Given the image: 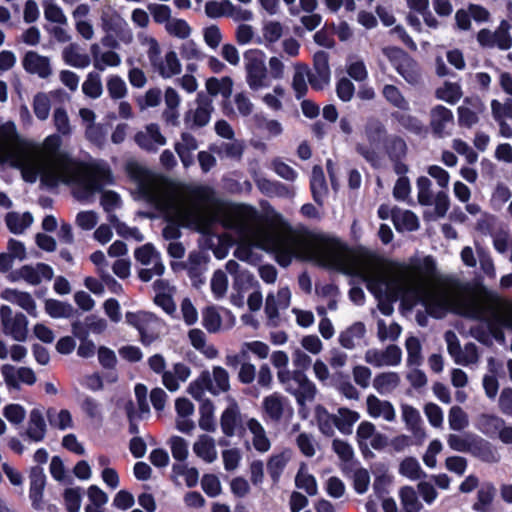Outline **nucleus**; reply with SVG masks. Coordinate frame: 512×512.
<instances>
[{
	"mask_svg": "<svg viewBox=\"0 0 512 512\" xmlns=\"http://www.w3.org/2000/svg\"><path fill=\"white\" fill-rule=\"evenodd\" d=\"M448 311L452 309L456 314L480 323L470 328L473 338L484 345H491L493 340L504 343L503 329H512V308L502 311L498 299H491L479 295L455 297L452 292Z\"/></svg>",
	"mask_w": 512,
	"mask_h": 512,
	"instance_id": "obj_4",
	"label": "nucleus"
},
{
	"mask_svg": "<svg viewBox=\"0 0 512 512\" xmlns=\"http://www.w3.org/2000/svg\"><path fill=\"white\" fill-rule=\"evenodd\" d=\"M44 17L47 21L58 25H68V19L63 9L53 0H45L43 2Z\"/></svg>",
	"mask_w": 512,
	"mask_h": 512,
	"instance_id": "obj_62",
	"label": "nucleus"
},
{
	"mask_svg": "<svg viewBox=\"0 0 512 512\" xmlns=\"http://www.w3.org/2000/svg\"><path fill=\"white\" fill-rule=\"evenodd\" d=\"M200 419L199 427L208 432H213L216 429L214 420V405L209 399L202 400L199 407Z\"/></svg>",
	"mask_w": 512,
	"mask_h": 512,
	"instance_id": "obj_56",
	"label": "nucleus"
},
{
	"mask_svg": "<svg viewBox=\"0 0 512 512\" xmlns=\"http://www.w3.org/2000/svg\"><path fill=\"white\" fill-rule=\"evenodd\" d=\"M127 170L142 197L150 202L160 201L161 190L159 184L149 170L137 163L128 164Z\"/></svg>",
	"mask_w": 512,
	"mask_h": 512,
	"instance_id": "obj_11",
	"label": "nucleus"
},
{
	"mask_svg": "<svg viewBox=\"0 0 512 512\" xmlns=\"http://www.w3.org/2000/svg\"><path fill=\"white\" fill-rule=\"evenodd\" d=\"M468 453L487 463H496L500 458L491 443L476 434L471 441Z\"/></svg>",
	"mask_w": 512,
	"mask_h": 512,
	"instance_id": "obj_31",
	"label": "nucleus"
},
{
	"mask_svg": "<svg viewBox=\"0 0 512 512\" xmlns=\"http://www.w3.org/2000/svg\"><path fill=\"white\" fill-rule=\"evenodd\" d=\"M47 432V425L41 410L34 408L30 411L27 428L22 434L31 442H41L44 440Z\"/></svg>",
	"mask_w": 512,
	"mask_h": 512,
	"instance_id": "obj_29",
	"label": "nucleus"
},
{
	"mask_svg": "<svg viewBox=\"0 0 512 512\" xmlns=\"http://www.w3.org/2000/svg\"><path fill=\"white\" fill-rule=\"evenodd\" d=\"M24 69L39 78L46 79L52 74L50 59L35 51H28L22 61Z\"/></svg>",
	"mask_w": 512,
	"mask_h": 512,
	"instance_id": "obj_24",
	"label": "nucleus"
},
{
	"mask_svg": "<svg viewBox=\"0 0 512 512\" xmlns=\"http://www.w3.org/2000/svg\"><path fill=\"white\" fill-rule=\"evenodd\" d=\"M171 267L174 271L186 270L194 287H199L205 282L204 256L200 251L190 252L185 262L171 263Z\"/></svg>",
	"mask_w": 512,
	"mask_h": 512,
	"instance_id": "obj_18",
	"label": "nucleus"
},
{
	"mask_svg": "<svg viewBox=\"0 0 512 512\" xmlns=\"http://www.w3.org/2000/svg\"><path fill=\"white\" fill-rule=\"evenodd\" d=\"M279 382L284 390L295 397L300 408L315 400L316 385L307 377L305 372L299 370L283 371L279 375Z\"/></svg>",
	"mask_w": 512,
	"mask_h": 512,
	"instance_id": "obj_7",
	"label": "nucleus"
},
{
	"mask_svg": "<svg viewBox=\"0 0 512 512\" xmlns=\"http://www.w3.org/2000/svg\"><path fill=\"white\" fill-rule=\"evenodd\" d=\"M136 143L144 150L155 152L160 146L166 144V138L161 134L157 124H149L145 130L135 135Z\"/></svg>",
	"mask_w": 512,
	"mask_h": 512,
	"instance_id": "obj_23",
	"label": "nucleus"
},
{
	"mask_svg": "<svg viewBox=\"0 0 512 512\" xmlns=\"http://www.w3.org/2000/svg\"><path fill=\"white\" fill-rule=\"evenodd\" d=\"M62 58L67 65L78 69H84L91 63L90 56L83 53L77 43L67 45L62 51Z\"/></svg>",
	"mask_w": 512,
	"mask_h": 512,
	"instance_id": "obj_37",
	"label": "nucleus"
},
{
	"mask_svg": "<svg viewBox=\"0 0 512 512\" xmlns=\"http://www.w3.org/2000/svg\"><path fill=\"white\" fill-rule=\"evenodd\" d=\"M291 292L288 287H282L277 295L269 293L266 297L265 313L268 318V324L276 326L279 318V310L287 309L290 305Z\"/></svg>",
	"mask_w": 512,
	"mask_h": 512,
	"instance_id": "obj_20",
	"label": "nucleus"
},
{
	"mask_svg": "<svg viewBox=\"0 0 512 512\" xmlns=\"http://www.w3.org/2000/svg\"><path fill=\"white\" fill-rule=\"evenodd\" d=\"M246 415H242L236 403H231L223 412L220 418V426L223 434L227 437L241 436L247 426Z\"/></svg>",
	"mask_w": 512,
	"mask_h": 512,
	"instance_id": "obj_17",
	"label": "nucleus"
},
{
	"mask_svg": "<svg viewBox=\"0 0 512 512\" xmlns=\"http://www.w3.org/2000/svg\"><path fill=\"white\" fill-rule=\"evenodd\" d=\"M434 272L435 262L428 256L422 266H403L395 272L376 269L363 273L362 277L369 292L378 300L382 314L391 315L393 303L402 298L411 305L421 304L434 318H443L448 312L451 295L446 289L433 287Z\"/></svg>",
	"mask_w": 512,
	"mask_h": 512,
	"instance_id": "obj_2",
	"label": "nucleus"
},
{
	"mask_svg": "<svg viewBox=\"0 0 512 512\" xmlns=\"http://www.w3.org/2000/svg\"><path fill=\"white\" fill-rule=\"evenodd\" d=\"M391 118L407 130L415 135H422L426 128L422 121L416 116L406 113L405 111H394L391 113Z\"/></svg>",
	"mask_w": 512,
	"mask_h": 512,
	"instance_id": "obj_42",
	"label": "nucleus"
},
{
	"mask_svg": "<svg viewBox=\"0 0 512 512\" xmlns=\"http://www.w3.org/2000/svg\"><path fill=\"white\" fill-rule=\"evenodd\" d=\"M457 365L470 367L479 362V352L477 346L470 342L461 348L460 352L453 358Z\"/></svg>",
	"mask_w": 512,
	"mask_h": 512,
	"instance_id": "obj_61",
	"label": "nucleus"
},
{
	"mask_svg": "<svg viewBox=\"0 0 512 512\" xmlns=\"http://www.w3.org/2000/svg\"><path fill=\"white\" fill-rule=\"evenodd\" d=\"M163 78H171L181 73V63L177 57L176 52L169 51L166 53L165 58L161 59L154 67Z\"/></svg>",
	"mask_w": 512,
	"mask_h": 512,
	"instance_id": "obj_43",
	"label": "nucleus"
},
{
	"mask_svg": "<svg viewBox=\"0 0 512 512\" xmlns=\"http://www.w3.org/2000/svg\"><path fill=\"white\" fill-rule=\"evenodd\" d=\"M402 418L407 429L411 431L417 443H421L425 439L426 433L422 427V420L419 411L410 405H402Z\"/></svg>",
	"mask_w": 512,
	"mask_h": 512,
	"instance_id": "obj_33",
	"label": "nucleus"
},
{
	"mask_svg": "<svg viewBox=\"0 0 512 512\" xmlns=\"http://www.w3.org/2000/svg\"><path fill=\"white\" fill-rule=\"evenodd\" d=\"M310 189L313 200L320 206L323 205L324 199L328 194V187L322 167L315 165L312 169L310 179Z\"/></svg>",
	"mask_w": 512,
	"mask_h": 512,
	"instance_id": "obj_38",
	"label": "nucleus"
},
{
	"mask_svg": "<svg viewBox=\"0 0 512 512\" xmlns=\"http://www.w3.org/2000/svg\"><path fill=\"white\" fill-rule=\"evenodd\" d=\"M287 406V398L278 393H273L263 400L265 414L272 422H279L282 419Z\"/></svg>",
	"mask_w": 512,
	"mask_h": 512,
	"instance_id": "obj_35",
	"label": "nucleus"
},
{
	"mask_svg": "<svg viewBox=\"0 0 512 512\" xmlns=\"http://www.w3.org/2000/svg\"><path fill=\"white\" fill-rule=\"evenodd\" d=\"M435 96L449 104H456L462 97L461 86L458 83L445 82L442 87L436 89Z\"/></svg>",
	"mask_w": 512,
	"mask_h": 512,
	"instance_id": "obj_59",
	"label": "nucleus"
},
{
	"mask_svg": "<svg viewBox=\"0 0 512 512\" xmlns=\"http://www.w3.org/2000/svg\"><path fill=\"white\" fill-rule=\"evenodd\" d=\"M1 373L9 389H20V383L33 385L36 382L34 371L28 367L16 369L10 364H4L1 367Z\"/></svg>",
	"mask_w": 512,
	"mask_h": 512,
	"instance_id": "obj_21",
	"label": "nucleus"
},
{
	"mask_svg": "<svg viewBox=\"0 0 512 512\" xmlns=\"http://www.w3.org/2000/svg\"><path fill=\"white\" fill-rule=\"evenodd\" d=\"M265 58V53L258 49H250L244 53L246 82L253 91L267 88L270 85Z\"/></svg>",
	"mask_w": 512,
	"mask_h": 512,
	"instance_id": "obj_8",
	"label": "nucleus"
},
{
	"mask_svg": "<svg viewBox=\"0 0 512 512\" xmlns=\"http://www.w3.org/2000/svg\"><path fill=\"white\" fill-rule=\"evenodd\" d=\"M366 332V326L363 322H354L352 325L340 332L338 342L343 348L353 350L360 346L364 341Z\"/></svg>",
	"mask_w": 512,
	"mask_h": 512,
	"instance_id": "obj_26",
	"label": "nucleus"
},
{
	"mask_svg": "<svg viewBox=\"0 0 512 512\" xmlns=\"http://www.w3.org/2000/svg\"><path fill=\"white\" fill-rule=\"evenodd\" d=\"M1 298L21 307L30 316H37L36 302L30 293L13 288H6L1 292Z\"/></svg>",
	"mask_w": 512,
	"mask_h": 512,
	"instance_id": "obj_28",
	"label": "nucleus"
},
{
	"mask_svg": "<svg viewBox=\"0 0 512 512\" xmlns=\"http://www.w3.org/2000/svg\"><path fill=\"white\" fill-rule=\"evenodd\" d=\"M316 419L320 431L326 436H332L334 428L338 429L336 414H330L324 407L316 408Z\"/></svg>",
	"mask_w": 512,
	"mask_h": 512,
	"instance_id": "obj_54",
	"label": "nucleus"
},
{
	"mask_svg": "<svg viewBox=\"0 0 512 512\" xmlns=\"http://www.w3.org/2000/svg\"><path fill=\"white\" fill-rule=\"evenodd\" d=\"M385 149L391 161L397 159H405L408 148L405 140L402 137L392 135L387 139Z\"/></svg>",
	"mask_w": 512,
	"mask_h": 512,
	"instance_id": "obj_58",
	"label": "nucleus"
},
{
	"mask_svg": "<svg viewBox=\"0 0 512 512\" xmlns=\"http://www.w3.org/2000/svg\"><path fill=\"white\" fill-rule=\"evenodd\" d=\"M367 411L372 418H383L387 422H393L396 418V412L387 400H381L375 395H369L366 399Z\"/></svg>",
	"mask_w": 512,
	"mask_h": 512,
	"instance_id": "obj_30",
	"label": "nucleus"
},
{
	"mask_svg": "<svg viewBox=\"0 0 512 512\" xmlns=\"http://www.w3.org/2000/svg\"><path fill=\"white\" fill-rule=\"evenodd\" d=\"M29 478V498L31 500L33 508L36 510H41L43 508V492L46 485V475L44 473L43 468L39 466L32 467L30 470Z\"/></svg>",
	"mask_w": 512,
	"mask_h": 512,
	"instance_id": "obj_25",
	"label": "nucleus"
},
{
	"mask_svg": "<svg viewBox=\"0 0 512 512\" xmlns=\"http://www.w3.org/2000/svg\"><path fill=\"white\" fill-rule=\"evenodd\" d=\"M247 428L253 434L252 443L254 448L261 453L267 452L271 447V443L260 422L254 418H250L247 420Z\"/></svg>",
	"mask_w": 512,
	"mask_h": 512,
	"instance_id": "obj_45",
	"label": "nucleus"
},
{
	"mask_svg": "<svg viewBox=\"0 0 512 512\" xmlns=\"http://www.w3.org/2000/svg\"><path fill=\"white\" fill-rule=\"evenodd\" d=\"M135 259L143 266L156 265L158 273H164L165 267L162 263L160 254L151 244H145L137 248L134 252Z\"/></svg>",
	"mask_w": 512,
	"mask_h": 512,
	"instance_id": "obj_39",
	"label": "nucleus"
},
{
	"mask_svg": "<svg viewBox=\"0 0 512 512\" xmlns=\"http://www.w3.org/2000/svg\"><path fill=\"white\" fill-rule=\"evenodd\" d=\"M429 116V126L435 138L442 139L451 135L454 115L449 108L440 104L436 105L431 108Z\"/></svg>",
	"mask_w": 512,
	"mask_h": 512,
	"instance_id": "obj_16",
	"label": "nucleus"
},
{
	"mask_svg": "<svg viewBox=\"0 0 512 512\" xmlns=\"http://www.w3.org/2000/svg\"><path fill=\"white\" fill-rule=\"evenodd\" d=\"M212 153L220 158H229L239 160L242 157L244 146L241 141L233 140L231 142L215 143L209 147Z\"/></svg>",
	"mask_w": 512,
	"mask_h": 512,
	"instance_id": "obj_44",
	"label": "nucleus"
},
{
	"mask_svg": "<svg viewBox=\"0 0 512 512\" xmlns=\"http://www.w3.org/2000/svg\"><path fill=\"white\" fill-rule=\"evenodd\" d=\"M0 319L3 333L13 340L23 342L28 335V320L23 313H13L7 305L0 307Z\"/></svg>",
	"mask_w": 512,
	"mask_h": 512,
	"instance_id": "obj_13",
	"label": "nucleus"
},
{
	"mask_svg": "<svg viewBox=\"0 0 512 512\" xmlns=\"http://www.w3.org/2000/svg\"><path fill=\"white\" fill-rule=\"evenodd\" d=\"M505 424V420L497 415L483 413L480 414L475 422V427L482 434L489 438H496Z\"/></svg>",
	"mask_w": 512,
	"mask_h": 512,
	"instance_id": "obj_36",
	"label": "nucleus"
},
{
	"mask_svg": "<svg viewBox=\"0 0 512 512\" xmlns=\"http://www.w3.org/2000/svg\"><path fill=\"white\" fill-rule=\"evenodd\" d=\"M5 222L10 232L21 234L32 224L33 217L29 212L23 214L10 212L6 215Z\"/></svg>",
	"mask_w": 512,
	"mask_h": 512,
	"instance_id": "obj_49",
	"label": "nucleus"
},
{
	"mask_svg": "<svg viewBox=\"0 0 512 512\" xmlns=\"http://www.w3.org/2000/svg\"><path fill=\"white\" fill-rule=\"evenodd\" d=\"M457 111L459 125L470 128L479 120L478 113L481 111V102L477 98H466L464 105L459 106Z\"/></svg>",
	"mask_w": 512,
	"mask_h": 512,
	"instance_id": "obj_34",
	"label": "nucleus"
},
{
	"mask_svg": "<svg viewBox=\"0 0 512 512\" xmlns=\"http://www.w3.org/2000/svg\"><path fill=\"white\" fill-rule=\"evenodd\" d=\"M402 512H420V502L416 490L411 486H404L399 491Z\"/></svg>",
	"mask_w": 512,
	"mask_h": 512,
	"instance_id": "obj_50",
	"label": "nucleus"
},
{
	"mask_svg": "<svg viewBox=\"0 0 512 512\" xmlns=\"http://www.w3.org/2000/svg\"><path fill=\"white\" fill-rule=\"evenodd\" d=\"M295 485L298 489L304 490L310 496H314L318 492L315 477L304 470L303 467L299 469L295 476Z\"/></svg>",
	"mask_w": 512,
	"mask_h": 512,
	"instance_id": "obj_64",
	"label": "nucleus"
},
{
	"mask_svg": "<svg viewBox=\"0 0 512 512\" xmlns=\"http://www.w3.org/2000/svg\"><path fill=\"white\" fill-rule=\"evenodd\" d=\"M360 415L356 411H352L348 408H339L336 414L338 423V430L342 434H351L353 425L358 421Z\"/></svg>",
	"mask_w": 512,
	"mask_h": 512,
	"instance_id": "obj_60",
	"label": "nucleus"
},
{
	"mask_svg": "<svg viewBox=\"0 0 512 512\" xmlns=\"http://www.w3.org/2000/svg\"><path fill=\"white\" fill-rule=\"evenodd\" d=\"M400 377L396 372H383L373 380V387L381 395H387L398 387Z\"/></svg>",
	"mask_w": 512,
	"mask_h": 512,
	"instance_id": "obj_46",
	"label": "nucleus"
},
{
	"mask_svg": "<svg viewBox=\"0 0 512 512\" xmlns=\"http://www.w3.org/2000/svg\"><path fill=\"white\" fill-rule=\"evenodd\" d=\"M149 368L156 374L162 375L163 385L170 391L175 392L179 389L178 382L170 370H166V361L161 354H154L148 358Z\"/></svg>",
	"mask_w": 512,
	"mask_h": 512,
	"instance_id": "obj_32",
	"label": "nucleus"
},
{
	"mask_svg": "<svg viewBox=\"0 0 512 512\" xmlns=\"http://www.w3.org/2000/svg\"><path fill=\"white\" fill-rule=\"evenodd\" d=\"M233 82L230 77H222L221 79L212 77L206 81V89L208 96L222 95L225 99L229 98L232 94Z\"/></svg>",
	"mask_w": 512,
	"mask_h": 512,
	"instance_id": "obj_51",
	"label": "nucleus"
},
{
	"mask_svg": "<svg viewBox=\"0 0 512 512\" xmlns=\"http://www.w3.org/2000/svg\"><path fill=\"white\" fill-rule=\"evenodd\" d=\"M82 92L91 99H98L103 93L102 79L99 72L91 71L82 84Z\"/></svg>",
	"mask_w": 512,
	"mask_h": 512,
	"instance_id": "obj_53",
	"label": "nucleus"
},
{
	"mask_svg": "<svg viewBox=\"0 0 512 512\" xmlns=\"http://www.w3.org/2000/svg\"><path fill=\"white\" fill-rule=\"evenodd\" d=\"M189 202L175 209V222H169L162 231L166 240H177L181 237L180 226L207 233L214 217L211 208L217 205L215 190L207 185L190 188Z\"/></svg>",
	"mask_w": 512,
	"mask_h": 512,
	"instance_id": "obj_5",
	"label": "nucleus"
},
{
	"mask_svg": "<svg viewBox=\"0 0 512 512\" xmlns=\"http://www.w3.org/2000/svg\"><path fill=\"white\" fill-rule=\"evenodd\" d=\"M6 139L0 143V163L19 169L26 182L34 183L40 177L42 184L56 188L60 183L73 185V195L79 201H91L107 185L113 184V176L105 163L82 166L66 152L60 151L62 135L46 137L44 154L25 147L17 140L15 125L7 124Z\"/></svg>",
	"mask_w": 512,
	"mask_h": 512,
	"instance_id": "obj_1",
	"label": "nucleus"
},
{
	"mask_svg": "<svg viewBox=\"0 0 512 512\" xmlns=\"http://www.w3.org/2000/svg\"><path fill=\"white\" fill-rule=\"evenodd\" d=\"M385 133V126L379 119L375 117L368 118L364 127V134L371 145H378Z\"/></svg>",
	"mask_w": 512,
	"mask_h": 512,
	"instance_id": "obj_57",
	"label": "nucleus"
},
{
	"mask_svg": "<svg viewBox=\"0 0 512 512\" xmlns=\"http://www.w3.org/2000/svg\"><path fill=\"white\" fill-rule=\"evenodd\" d=\"M125 319L129 325L137 329L144 346H149L156 341L163 328L162 321L150 312H127Z\"/></svg>",
	"mask_w": 512,
	"mask_h": 512,
	"instance_id": "obj_9",
	"label": "nucleus"
},
{
	"mask_svg": "<svg viewBox=\"0 0 512 512\" xmlns=\"http://www.w3.org/2000/svg\"><path fill=\"white\" fill-rule=\"evenodd\" d=\"M290 460V454L286 451L272 455L267 462V471L274 483H277Z\"/></svg>",
	"mask_w": 512,
	"mask_h": 512,
	"instance_id": "obj_52",
	"label": "nucleus"
},
{
	"mask_svg": "<svg viewBox=\"0 0 512 512\" xmlns=\"http://www.w3.org/2000/svg\"><path fill=\"white\" fill-rule=\"evenodd\" d=\"M229 388L228 372L220 366L213 367L211 384L208 385V391L213 395H219L220 393L228 391Z\"/></svg>",
	"mask_w": 512,
	"mask_h": 512,
	"instance_id": "obj_48",
	"label": "nucleus"
},
{
	"mask_svg": "<svg viewBox=\"0 0 512 512\" xmlns=\"http://www.w3.org/2000/svg\"><path fill=\"white\" fill-rule=\"evenodd\" d=\"M225 267L227 272L234 278L233 288L237 290V292H246L255 286L259 288V283L254 275L248 270L240 269L239 263L235 260H229Z\"/></svg>",
	"mask_w": 512,
	"mask_h": 512,
	"instance_id": "obj_22",
	"label": "nucleus"
},
{
	"mask_svg": "<svg viewBox=\"0 0 512 512\" xmlns=\"http://www.w3.org/2000/svg\"><path fill=\"white\" fill-rule=\"evenodd\" d=\"M382 96L393 107L398 110H410L409 101L405 98L400 89L392 84H385L382 88Z\"/></svg>",
	"mask_w": 512,
	"mask_h": 512,
	"instance_id": "obj_47",
	"label": "nucleus"
},
{
	"mask_svg": "<svg viewBox=\"0 0 512 512\" xmlns=\"http://www.w3.org/2000/svg\"><path fill=\"white\" fill-rule=\"evenodd\" d=\"M47 419L52 427L59 430L73 427L72 415L67 409L57 411L55 408H49L47 410Z\"/></svg>",
	"mask_w": 512,
	"mask_h": 512,
	"instance_id": "obj_55",
	"label": "nucleus"
},
{
	"mask_svg": "<svg viewBox=\"0 0 512 512\" xmlns=\"http://www.w3.org/2000/svg\"><path fill=\"white\" fill-rule=\"evenodd\" d=\"M399 473L410 480H419L425 476L418 460L414 457H406L400 463Z\"/></svg>",
	"mask_w": 512,
	"mask_h": 512,
	"instance_id": "obj_63",
	"label": "nucleus"
},
{
	"mask_svg": "<svg viewBox=\"0 0 512 512\" xmlns=\"http://www.w3.org/2000/svg\"><path fill=\"white\" fill-rule=\"evenodd\" d=\"M276 262L288 267L293 259L313 260L320 266L347 275L356 272L355 258L341 240L316 234L306 227L283 225L268 238Z\"/></svg>",
	"mask_w": 512,
	"mask_h": 512,
	"instance_id": "obj_3",
	"label": "nucleus"
},
{
	"mask_svg": "<svg viewBox=\"0 0 512 512\" xmlns=\"http://www.w3.org/2000/svg\"><path fill=\"white\" fill-rule=\"evenodd\" d=\"M214 111L211 97L198 93L194 107L191 106L184 114V124L187 129L198 130L208 125Z\"/></svg>",
	"mask_w": 512,
	"mask_h": 512,
	"instance_id": "obj_12",
	"label": "nucleus"
},
{
	"mask_svg": "<svg viewBox=\"0 0 512 512\" xmlns=\"http://www.w3.org/2000/svg\"><path fill=\"white\" fill-rule=\"evenodd\" d=\"M402 351L397 345H389L385 350L376 348L365 352L364 360L374 367L397 366L401 363Z\"/></svg>",
	"mask_w": 512,
	"mask_h": 512,
	"instance_id": "obj_19",
	"label": "nucleus"
},
{
	"mask_svg": "<svg viewBox=\"0 0 512 512\" xmlns=\"http://www.w3.org/2000/svg\"><path fill=\"white\" fill-rule=\"evenodd\" d=\"M258 220L257 209L246 204L233 207L224 220V226L232 230L238 238L234 257L252 265L261 261V254L255 251L256 248H262Z\"/></svg>",
	"mask_w": 512,
	"mask_h": 512,
	"instance_id": "obj_6",
	"label": "nucleus"
},
{
	"mask_svg": "<svg viewBox=\"0 0 512 512\" xmlns=\"http://www.w3.org/2000/svg\"><path fill=\"white\" fill-rule=\"evenodd\" d=\"M197 139L189 132L181 133L180 140L175 144L177 152L183 166L189 168L195 162L193 153L198 149Z\"/></svg>",
	"mask_w": 512,
	"mask_h": 512,
	"instance_id": "obj_27",
	"label": "nucleus"
},
{
	"mask_svg": "<svg viewBox=\"0 0 512 512\" xmlns=\"http://www.w3.org/2000/svg\"><path fill=\"white\" fill-rule=\"evenodd\" d=\"M384 54L389 58L392 66L404 80L417 85L421 80L419 64L405 51L400 48L388 47L384 49Z\"/></svg>",
	"mask_w": 512,
	"mask_h": 512,
	"instance_id": "obj_10",
	"label": "nucleus"
},
{
	"mask_svg": "<svg viewBox=\"0 0 512 512\" xmlns=\"http://www.w3.org/2000/svg\"><path fill=\"white\" fill-rule=\"evenodd\" d=\"M496 496V487L491 482H484L477 491V500L472 505L476 512H491V506Z\"/></svg>",
	"mask_w": 512,
	"mask_h": 512,
	"instance_id": "obj_40",
	"label": "nucleus"
},
{
	"mask_svg": "<svg viewBox=\"0 0 512 512\" xmlns=\"http://www.w3.org/2000/svg\"><path fill=\"white\" fill-rule=\"evenodd\" d=\"M511 24L502 20L495 31L481 29L477 33V41L484 48H495L508 50L512 47V36L510 34Z\"/></svg>",
	"mask_w": 512,
	"mask_h": 512,
	"instance_id": "obj_14",
	"label": "nucleus"
},
{
	"mask_svg": "<svg viewBox=\"0 0 512 512\" xmlns=\"http://www.w3.org/2000/svg\"><path fill=\"white\" fill-rule=\"evenodd\" d=\"M53 269L45 263L36 265H24L19 269L9 272L7 279L10 282L24 280L30 285H38L43 280L50 281L53 278Z\"/></svg>",
	"mask_w": 512,
	"mask_h": 512,
	"instance_id": "obj_15",
	"label": "nucleus"
},
{
	"mask_svg": "<svg viewBox=\"0 0 512 512\" xmlns=\"http://www.w3.org/2000/svg\"><path fill=\"white\" fill-rule=\"evenodd\" d=\"M193 451L207 463H213L217 459L215 440L209 435H200L193 445Z\"/></svg>",
	"mask_w": 512,
	"mask_h": 512,
	"instance_id": "obj_41",
	"label": "nucleus"
}]
</instances>
